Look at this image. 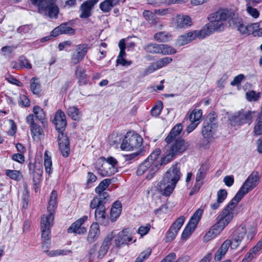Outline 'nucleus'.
Listing matches in <instances>:
<instances>
[{
	"instance_id": "1",
	"label": "nucleus",
	"mask_w": 262,
	"mask_h": 262,
	"mask_svg": "<svg viewBox=\"0 0 262 262\" xmlns=\"http://www.w3.org/2000/svg\"><path fill=\"white\" fill-rule=\"evenodd\" d=\"M208 19L211 20L213 24L214 32L222 31L225 27L228 25L236 29L242 34L249 35L248 26H245L241 18L235 16L233 13L228 9L220 10L210 14Z\"/></svg>"
},
{
	"instance_id": "2",
	"label": "nucleus",
	"mask_w": 262,
	"mask_h": 262,
	"mask_svg": "<svg viewBox=\"0 0 262 262\" xmlns=\"http://www.w3.org/2000/svg\"><path fill=\"white\" fill-rule=\"evenodd\" d=\"M161 154L160 149H157L154 151L139 166L137 174L138 176H142L146 171H148V173L146 176V179L150 180L155 174L158 171L160 167L163 164H166L167 162V159L164 162V158L159 159V156Z\"/></svg>"
},
{
	"instance_id": "3",
	"label": "nucleus",
	"mask_w": 262,
	"mask_h": 262,
	"mask_svg": "<svg viewBox=\"0 0 262 262\" xmlns=\"http://www.w3.org/2000/svg\"><path fill=\"white\" fill-rule=\"evenodd\" d=\"M181 132H169L165 141L169 149V154L164 159V161L167 159V162L172 160V158L182 154L188 149L189 144L185 141L181 135Z\"/></svg>"
},
{
	"instance_id": "4",
	"label": "nucleus",
	"mask_w": 262,
	"mask_h": 262,
	"mask_svg": "<svg viewBox=\"0 0 262 262\" xmlns=\"http://www.w3.org/2000/svg\"><path fill=\"white\" fill-rule=\"evenodd\" d=\"M180 178V167L177 164L172 165L166 172L159 184L161 193L164 196H169L173 191Z\"/></svg>"
},
{
	"instance_id": "5",
	"label": "nucleus",
	"mask_w": 262,
	"mask_h": 262,
	"mask_svg": "<svg viewBox=\"0 0 262 262\" xmlns=\"http://www.w3.org/2000/svg\"><path fill=\"white\" fill-rule=\"evenodd\" d=\"M200 31L195 30L180 36L177 40V45L180 47L186 45L196 37L204 38L214 32L215 28L211 20Z\"/></svg>"
},
{
	"instance_id": "6",
	"label": "nucleus",
	"mask_w": 262,
	"mask_h": 262,
	"mask_svg": "<svg viewBox=\"0 0 262 262\" xmlns=\"http://www.w3.org/2000/svg\"><path fill=\"white\" fill-rule=\"evenodd\" d=\"M239 201L233 198L225 207L216 219L214 224L220 230L222 231L233 219L235 213L234 208Z\"/></svg>"
},
{
	"instance_id": "7",
	"label": "nucleus",
	"mask_w": 262,
	"mask_h": 262,
	"mask_svg": "<svg viewBox=\"0 0 262 262\" xmlns=\"http://www.w3.org/2000/svg\"><path fill=\"white\" fill-rule=\"evenodd\" d=\"M255 234L253 229L247 231L245 225H242L237 227L232 233L231 239H229L231 249H236L243 241L245 243L249 242L253 239Z\"/></svg>"
},
{
	"instance_id": "8",
	"label": "nucleus",
	"mask_w": 262,
	"mask_h": 262,
	"mask_svg": "<svg viewBox=\"0 0 262 262\" xmlns=\"http://www.w3.org/2000/svg\"><path fill=\"white\" fill-rule=\"evenodd\" d=\"M33 112L35 115L36 118L38 119L41 125H39L34 122V116L33 114H30L26 117L27 123L30 125L31 130L41 131L48 129V122L45 117V114L43 110L38 105L33 107Z\"/></svg>"
},
{
	"instance_id": "9",
	"label": "nucleus",
	"mask_w": 262,
	"mask_h": 262,
	"mask_svg": "<svg viewBox=\"0 0 262 262\" xmlns=\"http://www.w3.org/2000/svg\"><path fill=\"white\" fill-rule=\"evenodd\" d=\"M143 142L142 137L136 132H127L120 148L123 150H130L139 147Z\"/></svg>"
},
{
	"instance_id": "10",
	"label": "nucleus",
	"mask_w": 262,
	"mask_h": 262,
	"mask_svg": "<svg viewBox=\"0 0 262 262\" xmlns=\"http://www.w3.org/2000/svg\"><path fill=\"white\" fill-rule=\"evenodd\" d=\"M258 173L257 172H253L248 177L234 198L237 200V201H240L244 195L254 188L258 184Z\"/></svg>"
},
{
	"instance_id": "11",
	"label": "nucleus",
	"mask_w": 262,
	"mask_h": 262,
	"mask_svg": "<svg viewBox=\"0 0 262 262\" xmlns=\"http://www.w3.org/2000/svg\"><path fill=\"white\" fill-rule=\"evenodd\" d=\"M253 113L250 111L241 110L229 118L230 123L233 126L247 123L250 124L252 121Z\"/></svg>"
},
{
	"instance_id": "12",
	"label": "nucleus",
	"mask_w": 262,
	"mask_h": 262,
	"mask_svg": "<svg viewBox=\"0 0 262 262\" xmlns=\"http://www.w3.org/2000/svg\"><path fill=\"white\" fill-rule=\"evenodd\" d=\"M203 211L202 209L199 208L192 215L189 223L183 231L182 234L183 238H187L194 230L196 225L201 219Z\"/></svg>"
},
{
	"instance_id": "13",
	"label": "nucleus",
	"mask_w": 262,
	"mask_h": 262,
	"mask_svg": "<svg viewBox=\"0 0 262 262\" xmlns=\"http://www.w3.org/2000/svg\"><path fill=\"white\" fill-rule=\"evenodd\" d=\"M95 168L98 173L102 177H109L115 173L117 171L116 167L112 166L107 162L102 160H98L95 165Z\"/></svg>"
},
{
	"instance_id": "14",
	"label": "nucleus",
	"mask_w": 262,
	"mask_h": 262,
	"mask_svg": "<svg viewBox=\"0 0 262 262\" xmlns=\"http://www.w3.org/2000/svg\"><path fill=\"white\" fill-rule=\"evenodd\" d=\"M208 169L209 165L207 163H204L201 165L196 174L195 183L190 192V195L194 194L200 189L202 185V183L200 182V181L205 178Z\"/></svg>"
},
{
	"instance_id": "15",
	"label": "nucleus",
	"mask_w": 262,
	"mask_h": 262,
	"mask_svg": "<svg viewBox=\"0 0 262 262\" xmlns=\"http://www.w3.org/2000/svg\"><path fill=\"white\" fill-rule=\"evenodd\" d=\"M184 221L185 217L183 216H181L172 224L167 232L165 239L166 242H171L176 237L179 231L183 226Z\"/></svg>"
},
{
	"instance_id": "16",
	"label": "nucleus",
	"mask_w": 262,
	"mask_h": 262,
	"mask_svg": "<svg viewBox=\"0 0 262 262\" xmlns=\"http://www.w3.org/2000/svg\"><path fill=\"white\" fill-rule=\"evenodd\" d=\"M58 146L61 155L68 157L70 154V142L67 134L64 132H59L58 136Z\"/></svg>"
},
{
	"instance_id": "17",
	"label": "nucleus",
	"mask_w": 262,
	"mask_h": 262,
	"mask_svg": "<svg viewBox=\"0 0 262 262\" xmlns=\"http://www.w3.org/2000/svg\"><path fill=\"white\" fill-rule=\"evenodd\" d=\"M87 220L88 216L86 215L78 219L68 229V233H74L80 235L85 233L86 232V229L82 226V225Z\"/></svg>"
},
{
	"instance_id": "18",
	"label": "nucleus",
	"mask_w": 262,
	"mask_h": 262,
	"mask_svg": "<svg viewBox=\"0 0 262 262\" xmlns=\"http://www.w3.org/2000/svg\"><path fill=\"white\" fill-rule=\"evenodd\" d=\"M202 117L201 110H194L189 115L190 123L187 126V131H193L200 124Z\"/></svg>"
},
{
	"instance_id": "19",
	"label": "nucleus",
	"mask_w": 262,
	"mask_h": 262,
	"mask_svg": "<svg viewBox=\"0 0 262 262\" xmlns=\"http://www.w3.org/2000/svg\"><path fill=\"white\" fill-rule=\"evenodd\" d=\"M218 126L217 116L215 113H209L203 123L202 131H212Z\"/></svg>"
},
{
	"instance_id": "20",
	"label": "nucleus",
	"mask_w": 262,
	"mask_h": 262,
	"mask_svg": "<svg viewBox=\"0 0 262 262\" xmlns=\"http://www.w3.org/2000/svg\"><path fill=\"white\" fill-rule=\"evenodd\" d=\"M132 240V237L129 235L128 229H124L115 235L114 242L117 247L127 244Z\"/></svg>"
},
{
	"instance_id": "21",
	"label": "nucleus",
	"mask_w": 262,
	"mask_h": 262,
	"mask_svg": "<svg viewBox=\"0 0 262 262\" xmlns=\"http://www.w3.org/2000/svg\"><path fill=\"white\" fill-rule=\"evenodd\" d=\"M173 26L177 28H185L191 25V19L188 15L178 14L172 19Z\"/></svg>"
},
{
	"instance_id": "22",
	"label": "nucleus",
	"mask_w": 262,
	"mask_h": 262,
	"mask_svg": "<svg viewBox=\"0 0 262 262\" xmlns=\"http://www.w3.org/2000/svg\"><path fill=\"white\" fill-rule=\"evenodd\" d=\"M98 1L99 0H88L83 3L80 6V17L86 18L90 16L92 14V10Z\"/></svg>"
},
{
	"instance_id": "23",
	"label": "nucleus",
	"mask_w": 262,
	"mask_h": 262,
	"mask_svg": "<svg viewBox=\"0 0 262 262\" xmlns=\"http://www.w3.org/2000/svg\"><path fill=\"white\" fill-rule=\"evenodd\" d=\"M52 122L56 130L64 129L67 123L64 113L60 110H58L55 114Z\"/></svg>"
},
{
	"instance_id": "24",
	"label": "nucleus",
	"mask_w": 262,
	"mask_h": 262,
	"mask_svg": "<svg viewBox=\"0 0 262 262\" xmlns=\"http://www.w3.org/2000/svg\"><path fill=\"white\" fill-rule=\"evenodd\" d=\"M75 33L74 29L70 26H68L67 24H62L55 28L51 33V36L56 37L61 34L73 35Z\"/></svg>"
},
{
	"instance_id": "25",
	"label": "nucleus",
	"mask_w": 262,
	"mask_h": 262,
	"mask_svg": "<svg viewBox=\"0 0 262 262\" xmlns=\"http://www.w3.org/2000/svg\"><path fill=\"white\" fill-rule=\"evenodd\" d=\"M50 246V244L48 243L45 244L42 246V250L49 257H55L58 256H64L70 254L71 251L66 249H57L49 250V248Z\"/></svg>"
},
{
	"instance_id": "26",
	"label": "nucleus",
	"mask_w": 262,
	"mask_h": 262,
	"mask_svg": "<svg viewBox=\"0 0 262 262\" xmlns=\"http://www.w3.org/2000/svg\"><path fill=\"white\" fill-rule=\"evenodd\" d=\"M95 216L96 220L100 224L106 225L107 221V215L105 212V207L104 205H100L95 210Z\"/></svg>"
},
{
	"instance_id": "27",
	"label": "nucleus",
	"mask_w": 262,
	"mask_h": 262,
	"mask_svg": "<svg viewBox=\"0 0 262 262\" xmlns=\"http://www.w3.org/2000/svg\"><path fill=\"white\" fill-rule=\"evenodd\" d=\"M231 243L229 239L225 240L221 245V247L217 250L214 254V259L216 261H220L227 253Z\"/></svg>"
},
{
	"instance_id": "28",
	"label": "nucleus",
	"mask_w": 262,
	"mask_h": 262,
	"mask_svg": "<svg viewBox=\"0 0 262 262\" xmlns=\"http://www.w3.org/2000/svg\"><path fill=\"white\" fill-rule=\"evenodd\" d=\"M100 230L98 223H93L90 228L88 233L87 241L89 243H93L99 237L100 235Z\"/></svg>"
},
{
	"instance_id": "29",
	"label": "nucleus",
	"mask_w": 262,
	"mask_h": 262,
	"mask_svg": "<svg viewBox=\"0 0 262 262\" xmlns=\"http://www.w3.org/2000/svg\"><path fill=\"white\" fill-rule=\"evenodd\" d=\"M54 216L52 213L42 215L40 221V229H50L53 225Z\"/></svg>"
},
{
	"instance_id": "30",
	"label": "nucleus",
	"mask_w": 262,
	"mask_h": 262,
	"mask_svg": "<svg viewBox=\"0 0 262 262\" xmlns=\"http://www.w3.org/2000/svg\"><path fill=\"white\" fill-rule=\"evenodd\" d=\"M57 206V193L56 191L53 190L50 194L48 202V205L47 206V211L48 213H52L53 214H54Z\"/></svg>"
},
{
	"instance_id": "31",
	"label": "nucleus",
	"mask_w": 262,
	"mask_h": 262,
	"mask_svg": "<svg viewBox=\"0 0 262 262\" xmlns=\"http://www.w3.org/2000/svg\"><path fill=\"white\" fill-rule=\"evenodd\" d=\"M122 211V205L120 202L116 201L113 205L110 214V219L112 222L115 221L120 216Z\"/></svg>"
},
{
	"instance_id": "32",
	"label": "nucleus",
	"mask_w": 262,
	"mask_h": 262,
	"mask_svg": "<svg viewBox=\"0 0 262 262\" xmlns=\"http://www.w3.org/2000/svg\"><path fill=\"white\" fill-rule=\"evenodd\" d=\"M119 2V0H105L100 4L99 8L103 12H109Z\"/></svg>"
},
{
	"instance_id": "33",
	"label": "nucleus",
	"mask_w": 262,
	"mask_h": 262,
	"mask_svg": "<svg viewBox=\"0 0 262 262\" xmlns=\"http://www.w3.org/2000/svg\"><path fill=\"white\" fill-rule=\"evenodd\" d=\"M222 231L215 226L212 225L203 237L204 242H207L219 235Z\"/></svg>"
},
{
	"instance_id": "34",
	"label": "nucleus",
	"mask_w": 262,
	"mask_h": 262,
	"mask_svg": "<svg viewBox=\"0 0 262 262\" xmlns=\"http://www.w3.org/2000/svg\"><path fill=\"white\" fill-rule=\"evenodd\" d=\"M203 138L200 141V144L201 146L207 148L210 142L214 140V132H202Z\"/></svg>"
},
{
	"instance_id": "35",
	"label": "nucleus",
	"mask_w": 262,
	"mask_h": 262,
	"mask_svg": "<svg viewBox=\"0 0 262 262\" xmlns=\"http://www.w3.org/2000/svg\"><path fill=\"white\" fill-rule=\"evenodd\" d=\"M67 113L71 118L75 121L79 120L82 116L81 113L75 106H69L67 110Z\"/></svg>"
},
{
	"instance_id": "36",
	"label": "nucleus",
	"mask_w": 262,
	"mask_h": 262,
	"mask_svg": "<svg viewBox=\"0 0 262 262\" xmlns=\"http://www.w3.org/2000/svg\"><path fill=\"white\" fill-rule=\"evenodd\" d=\"M44 167L47 173L49 174L52 173V162L51 157L49 155V151L46 150L44 154Z\"/></svg>"
},
{
	"instance_id": "37",
	"label": "nucleus",
	"mask_w": 262,
	"mask_h": 262,
	"mask_svg": "<svg viewBox=\"0 0 262 262\" xmlns=\"http://www.w3.org/2000/svg\"><path fill=\"white\" fill-rule=\"evenodd\" d=\"M176 258V254L171 253L167 255L161 262H188L189 260V257L187 255L179 258L177 260L174 261Z\"/></svg>"
},
{
	"instance_id": "38",
	"label": "nucleus",
	"mask_w": 262,
	"mask_h": 262,
	"mask_svg": "<svg viewBox=\"0 0 262 262\" xmlns=\"http://www.w3.org/2000/svg\"><path fill=\"white\" fill-rule=\"evenodd\" d=\"M143 49L147 53L160 54L161 44L150 43L145 45Z\"/></svg>"
},
{
	"instance_id": "39",
	"label": "nucleus",
	"mask_w": 262,
	"mask_h": 262,
	"mask_svg": "<svg viewBox=\"0 0 262 262\" xmlns=\"http://www.w3.org/2000/svg\"><path fill=\"white\" fill-rule=\"evenodd\" d=\"M75 75L80 84H85L87 83L85 71L79 66L76 68Z\"/></svg>"
},
{
	"instance_id": "40",
	"label": "nucleus",
	"mask_w": 262,
	"mask_h": 262,
	"mask_svg": "<svg viewBox=\"0 0 262 262\" xmlns=\"http://www.w3.org/2000/svg\"><path fill=\"white\" fill-rule=\"evenodd\" d=\"M154 39L160 42H165L171 39V36L166 32H159L154 36Z\"/></svg>"
},
{
	"instance_id": "41",
	"label": "nucleus",
	"mask_w": 262,
	"mask_h": 262,
	"mask_svg": "<svg viewBox=\"0 0 262 262\" xmlns=\"http://www.w3.org/2000/svg\"><path fill=\"white\" fill-rule=\"evenodd\" d=\"M30 88L34 94L39 95L41 92L40 84L36 77H33L30 80Z\"/></svg>"
},
{
	"instance_id": "42",
	"label": "nucleus",
	"mask_w": 262,
	"mask_h": 262,
	"mask_svg": "<svg viewBox=\"0 0 262 262\" xmlns=\"http://www.w3.org/2000/svg\"><path fill=\"white\" fill-rule=\"evenodd\" d=\"M42 171L38 170V172L35 171L33 176V189L37 192L39 188V184L42 177Z\"/></svg>"
},
{
	"instance_id": "43",
	"label": "nucleus",
	"mask_w": 262,
	"mask_h": 262,
	"mask_svg": "<svg viewBox=\"0 0 262 262\" xmlns=\"http://www.w3.org/2000/svg\"><path fill=\"white\" fill-rule=\"evenodd\" d=\"M111 183V180L105 179L102 180L95 188V192L98 194L105 192L104 190L108 187Z\"/></svg>"
},
{
	"instance_id": "44",
	"label": "nucleus",
	"mask_w": 262,
	"mask_h": 262,
	"mask_svg": "<svg viewBox=\"0 0 262 262\" xmlns=\"http://www.w3.org/2000/svg\"><path fill=\"white\" fill-rule=\"evenodd\" d=\"M111 183V180L105 179L102 180L95 188V192L98 194L105 192L104 190L108 187Z\"/></svg>"
},
{
	"instance_id": "45",
	"label": "nucleus",
	"mask_w": 262,
	"mask_h": 262,
	"mask_svg": "<svg viewBox=\"0 0 262 262\" xmlns=\"http://www.w3.org/2000/svg\"><path fill=\"white\" fill-rule=\"evenodd\" d=\"M155 14L154 12H152L149 10H145L143 13L144 17L148 21L150 24L152 25L156 24L158 21V18L155 16Z\"/></svg>"
},
{
	"instance_id": "46",
	"label": "nucleus",
	"mask_w": 262,
	"mask_h": 262,
	"mask_svg": "<svg viewBox=\"0 0 262 262\" xmlns=\"http://www.w3.org/2000/svg\"><path fill=\"white\" fill-rule=\"evenodd\" d=\"M42 245L43 246L45 244H50L51 229H41Z\"/></svg>"
},
{
	"instance_id": "47",
	"label": "nucleus",
	"mask_w": 262,
	"mask_h": 262,
	"mask_svg": "<svg viewBox=\"0 0 262 262\" xmlns=\"http://www.w3.org/2000/svg\"><path fill=\"white\" fill-rule=\"evenodd\" d=\"M90 48V46L88 44H79L76 47V52L84 58Z\"/></svg>"
},
{
	"instance_id": "48",
	"label": "nucleus",
	"mask_w": 262,
	"mask_h": 262,
	"mask_svg": "<svg viewBox=\"0 0 262 262\" xmlns=\"http://www.w3.org/2000/svg\"><path fill=\"white\" fill-rule=\"evenodd\" d=\"M29 203V194L26 184L24 185L22 195V206L24 208H27Z\"/></svg>"
},
{
	"instance_id": "49",
	"label": "nucleus",
	"mask_w": 262,
	"mask_h": 262,
	"mask_svg": "<svg viewBox=\"0 0 262 262\" xmlns=\"http://www.w3.org/2000/svg\"><path fill=\"white\" fill-rule=\"evenodd\" d=\"M177 52L176 49L167 45L161 44L160 54L171 55Z\"/></svg>"
},
{
	"instance_id": "50",
	"label": "nucleus",
	"mask_w": 262,
	"mask_h": 262,
	"mask_svg": "<svg viewBox=\"0 0 262 262\" xmlns=\"http://www.w3.org/2000/svg\"><path fill=\"white\" fill-rule=\"evenodd\" d=\"M6 174L10 179L18 181L21 178V174L19 171L14 170H6Z\"/></svg>"
},
{
	"instance_id": "51",
	"label": "nucleus",
	"mask_w": 262,
	"mask_h": 262,
	"mask_svg": "<svg viewBox=\"0 0 262 262\" xmlns=\"http://www.w3.org/2000/svg\"><path fill=\"white\" fill-rule=\"evenodd\" d=\"M247 99L249 101H257L260 97V93H256L254 91H250L246 93Z\"/></svg>"
},
{
	"instance_id": "52",
	"label": "nucleus",
	"mask_w": 262,
	"mask_h": 262,
	"mask_svg": "<svg viewBox=\"0 0 262 262\" xmlns=\"http://www.w3.org/2000/svg\"><path fill=\"white\" fill-rule=\"evenodd\" d=\"M172 61V59L170 57H163L158 60H157L156 62L157 64V68L158 69H161L164 67H165Z\"/></svg>"
},
{
	"instance_id": "53",
	"label": "nucleus",
	"mask_w": 262,
	"mask_h": 262,
	"mask_svg": "<svg viewBox=\"0 0 262 262\" xmlns=\"http://www.w3.org/2000/svg\"><path fill=\"white\" fill-rule=\"evenodd\" d=\"M163 108V103L161 101L157 102L156 105L151 110V114L152 116L158 117L161 113Z\"/></svg>"
},
{
	"instance_id": "54",
	"label": "nucleus",
	"mask_w": 262,
	"mask_h": 262,
	"mask_svg": "<svg viewBox=\"0 0 262 262\" xmlns=\"http://www.w3.org/2000/svg\"><path fill=\"white\" fill-rule=\"evenodd\" d=\"M150 228V224H146L145 225L140 226L137 232L140 235L141 237H143L149 232Z\"/></svg>"
},
{
	"instance_id": "55",
	"label": "nucleus",
	"mask_w": 262,
	"mask_h": 262,
	"mask_svg": "<svg viewBox=\"0 0 262 262\" xmlns=\"http://www.w3.org/2000/svg\"><path fill=\"white\" fill-rule=\"evenodd\" d=\"M259 25L258 23H253L248 25V34H252L254 36L257 35L258 29H259Z\"/></svg>"
},
{
	"instance_id": "56",
	"label": "nucleus",
	"mask_w": 262,
	"mask_h": 262,
	"mask_svg": "<svg viewBox=\"0 0 262 262\" xmlns=\"http://www.w3.org/2000/svg\"><path fill=\"white\" fill-rule=\"evenodd\" d=\"M262 130V106L261 108V112L259 114L255 122V125L254 131H261Z\"/></svg>"
},
{
	"instance_id": "57",
	"label": "nucleus",
	"mask_w": 262,
	"mask_h": 262,
	"mask_svg": "<svg viewBox=\"0 0 262 262\" xmlns=\"http://www.w3.org/2000/svg\"><path fill=\"white\" fill-rule=\"evenodd\" d=\"M97 180V177L92 172H88L86 176L87 187H91L93 183Z\"/></svg>"
},
{
	"instance_id": "58",
	"label": "nucleus",
	"mask_w": 262,
	"mask_h": 262,
	"mask_svg": "<svg viewBox=\"0 0 262 262\" xmlns=\"http://www.w3.org/2000/svg\"><path fill=\"white\" fill-rule=\"evenodd\" d=\"M227 196V192L225 189H220L217 192V200L222 203L225 200Z\"/></svg>"
},
{
	"instance_id": "59",
	"label": "nucleus",
	"mask_w": 262,
	"mask_h": 262,
	"mask_svg": "<svg viewBox=\"0 0 262 262\" xmlns=\"http://www.w3.org/2000/svg\"><path fill=\"white\" fill-rule=\"evenodd\" d=\"M247 12L254 18H257L259 17V11L256 8H253L251 6H247Z\"/></svg>"
},
{
	"instance_id": "60",
	"label": "nucleus",
	"mask_w": 262,
	"mask_h": 262,
	"mask_svg": "<svg viewBox=\"0 0 262 262\" xmlns=\"http://www.w3.org/2000/svg\"><path fill=\"white\" fill-rule=\"evenodd\" d=\"M113 238H115V234L113 231L106 235V236L105 237L103 241L102 245L106 246V247L109 248L112 244V241Z\"/></svg>"
},
{
	"instance_id": "61",
	"label": "nucleus",
	"mask_w": 262,
	"mask_h": 262,
	"mask_svg": "<svg viewBox=\"0 0 262 262\" xmlns=\"http://www.w3.org/2000/svg\"><path fill=\"white\" fill-rule=\"evenodd\" d=\"M158 69H159L157 68L156 62L152 63L145 70L144 72V75H148Z\"/></svg>"
},
{
	"instance_id": "62",
	"label": "nucleus",
	"mask_w": 262,
	"mask_h": 262,
	"mask_svg": "<svg viewBox=\"0 0 262 262\" xmlns=\"http://www.w3.org/2000/svg\"><path fill=\"white\" fill-rule=\"evenodd\" d=\"M150 254L151 250L148 249L141 252L137 258L143 262L144 260L146 259Z\"/></svg>"
},
{
	"instance_id": "63",
	"label": "nucleus",
	"mask_w": 262,
	"mask_h": 262,
	"mask_svg": "<svg viewBox=\"0 0 262 262\" xmlns=\"http://www.w3.org/2000/svg\"><path fill=\"white\" fill-rule=\"evenodd\" d=\"M101 202L102 201L100 200V199L97 196L95 197L91 202L90 207L92 209L96 208V209L98 206L100 205H104Z\"/></svg>"
},
{
	"instance_id": "64",
	"label": "nucleus",
	"mask_w": 262,
	"mask_h": 262,
	"mask_svg": "<svg viewBox=\"0 0 262 262\" xmlns=\"http://www.w3.org/2000/svg\"><path fill=\"white\" fill-rule=\"evenodd\" d=\"M83 58L75 52L72 55L71 61L74 64H76L82 60Z\"/></svg>"
}]
</instances>
